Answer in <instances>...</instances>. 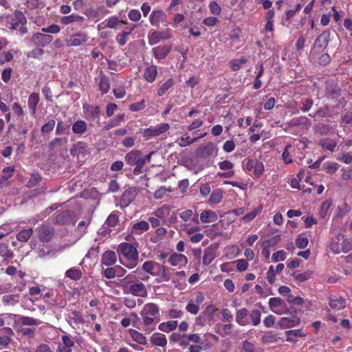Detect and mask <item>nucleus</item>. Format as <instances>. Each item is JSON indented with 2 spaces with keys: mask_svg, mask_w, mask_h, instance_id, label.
Masks as SVG:
<instances>
[{
  "mask_svg": "<svg viewBox=\"0 0 352 352\" xmlns=\"http://www.w3.org/2000/svg\"><path fill=\"white\" fill-rule=\"evenodd\" d=\"M248 315V309L245 308H242L236 311V322L241 326H245L248 324V322L246 319Z\"/></svg>",
  "mask_w": 352,
  "mask_h": 352,
  "instance_id": "nucleus-31",
  "label": "nucleus"
},
{
  "mask_svg": "<svg viewBox=\"0 0 352 352\" xmlns=\"http://www.w3.org/2000/svg\"><path fill=\"white\" fill-rule=\"evenodd\" d=\"M99 88L102 94H106L108 92L110 88V85L108 78L104 76H101L99 79Z\"/></svg>",
  "mask_w": 352,
  "mask_h": 352,
  "instance_id": "nucleus-48",
  "label": "nucleus"
},
{
  "mask_svg": "<svg viewBox=\"0 0 352 352\" xmlns=\"http://www.w3.org/2000/svg\"><path fill=\"white\" fill-rule=\"evenodd\" d=\"M125 161L131 166L146 163V159L144 158L142 153L138 150H133L128 153L125 156Z\"/></svg>",
  "mask_w": 352,
  "mask_h": 352,
  "instance_id": "nucleus-7",
  "label": "nucleus"
},
{
  "mask_svg": "<svg viewBox=\"0 0 352 352\" xmlns=\"http://www.w3.org/2000/svg\"><path fill=\"white\" fill-rule=\"evenodd\" d=\"M62 342L57 347L56 352H72V347L74 346V342L68 336H63Z\"/></svg>",
  "mask_w": 352,
  "mask_h": 352,
  "instance_id": "nucleus-14",
  "label": "nucleus"
},
{
  "mask_svg": "<svg viewBox=\"0 0 352 352\" xmlns=\"http://www.w3.org/2000/svg\"><path fill=\"white\" fill-rule=\"evenodd\" d=\"M287 257V254L283 250H279L276 252H274L272 254V260L273 262L276 263L278 261H283L285 260Z\"/></svg>",
  "mask_w": 352,
  "mask_h": 352,
  "instance_id": "nucleus-55",
  "label": "nucleus"
},
{
  "mask_svg": "<svg viewBox=\"0 0 352 352\" xmlns=\"http://www.w3.org/2000/svg\"><path fill=\"white\" fill-rule=\"evenodd\" d=\"M188 261V260L185 255L177 252L171 253L167 260L170 265L177 267L179 269L186 266Z\"/></svg>",
  "mask_w": 352,
  "mask_h": 352,
  "instance_id": "nucleus-6",
  "label": "nucleus"
},
{
  "mask_svg": "<svg viewBox=\"0 0 352 352\" xmlns=\"http://www.w3.org/2000/svg\"><path fill=\"white\" fill-rule=\"evenodd\" d=\"M262 210L263 206L261 205L258 206L256 208H254L253 210L244 215L242 217V220L245 223H248L252 221L258 214L261 212Z\"/></svg>",
  "mask_w": 352,
  "mask_h": 352,
  "instance_id": "nucleus-36",
  "label": "nucleus"
},
{
  "mask_svg": "<svg viewBox=\"0 0 352 352\" xmlns=\"http://www.w3.org/2000/svg\"><path fill=\"white\" fill-rule=\"evenodd\" d=\"M328 36L329 33H327V32H322L316 39L315 44L318 45L319 47H325L328 44Z\"/></svg>",
  "mask_w": 352,
  "mask_h": 352,
  "instance_id": "nucleus-46",
  "label": "nucleus"
},
{
  "mask_svg": "<svg viewBox=\"0 0 352 352\" xmlns=\"http://www.w3.org/2000/svg\"><path fill=\"white\" fill-rule=\"evenodd\" d=\"M204 299L205 297L203 293L197 292L190 299V300L199 306L204 301Z\"/></svg>",
  "mask_w": 352,
  "mask_h": 352,
  "instance_id": "nucleus-62",
  "label": "nucleus"
},
{
  "mask_svg": "<svg viewBox=\"0 0 352 352\" xmlns=\"http://www.w3.org/2000/svg\"><path fill=\"white\" fill-rule=\"evenodd\" d=\"M130 335L131 338L138 343L140 344H146V338L144 337L141 333L139 331L131 329Z\"/></svg>",
  "mask_w": 352,
  "mask_h": 352,
  "instance_id": "nucleus-47",
  "label": "nucleus"
},
{
  "mask_svg": "<svg viewBox=\"0 0 352 352\" xmlns=\"http://www.w3.org/2000/svg\"><path fill=\"white\" fill-rule=\"evenodd\" d=\"M197 141V138H190L188 135H185L179 140V146L184 147Z\"/></svg>",
  "mask_w": 352,
  "mask_h": 352,
  "instance_id": "nucleus-56",
  "label": "nucleus"
},
{
  "mask_svg": "<svg viewBox=\"0 0 352 352\" xmlns=\"http://www.w3.org/2000/svg\"><path fill=\"white\" fill-rule=\"evenodd\" d=\"M330 249L336 254L348 252L352 249V241L342 234H338L332 239Z\"/></svg>",
  "mask_w": 352,
  "mask_h": 352,
  "instance_id": "nucleus-3",
  "label": "nucleus"
},
{
  "mask_svg": "<svg viewBox=\"0 0 352 352\" xmlns=\"http://www.w3.org/2000/svg\"><path fill=\"white\" fill-rule=\"evenodd\" d=\"M171 50V45L158 46L153 49L155 58L157 60L164 59Z\"/></svg>",
  "mask_w": 352,
  "mask_h": 352,
  "instance_id": "nucleus-21",
  "label": "nucleus"
},
{
  "mask_svg": "<svg viewBox=\"0 0 352 352\" xmlns=\"http://www.w3.org/2000/svg\"><path fill=\"white\" fill-rule=\"evenodd\" d=\"M118 251L127 259V263H121L129 269L134 268L138 265V252L135 246L127 243H122L118 246Z\"/></svg>",
  "mask_w": 352,
  "mask_h": 352,
  "instance_id": "nucleus-2",
  "label": "nucleus"
},
{
  "mask_svg": "<svg viewBox=\"0 0 352 352\" xmlns=\"http://www.w3.org/2000/svg\"><path fill=\"white\" fill-rule=\"evenodd\" d=\"M152 344L159 346H165L167 344V339L165 335L162 333H155L151 337Z\"/></svg>",
  "mask_w": 352,
  "mask_h": 352,
  "instance_id": "nucleus-32",
  "label": "nucleus"
},
{
  "mask_svg": "<svg viewBox=\"0 0 352 352\" xmlns=\"http://www.w3.org/2000/svg\"><path fill=\"white\" fill-rule=\"evenodd\" d=\"M300 320L298 317H283L280 318L278 325L281 329H289L298 326Z\"/></svg>",
  "mask_w": 352,
  "mask_h": 352,
  "instance_id": "nucleus-15",
  "label": "nucleus"
},
{
  "mask_svg": "<svg viewBox=\"0 0 352 352\" xmlns=\"http://www.w3.org/2000/svg\"><path fill=\"white\" fill-rule=\"evenodd\" d=\"M286 340L290 342L296 343L298 339L306 336V333L302 329L288 330L285 331Z\"/></svg>",
  "mask_w": 352,
  "mask_h": 352,
  "instance_id": "nucleus-17",
  "label": "nucleus"
},
{
  "mask_svg": "<svg viewBox=\"0 0 352 352\" xmlns=\"http://www.w3.org/2000/svg\"><path fill=\"white\" fill-rule=\"evenodd\" d=\"M0 255L5 258V261L7 258H12L14 256L12 252L9 250L8 245L7 244L0 245Z\"/></svg>",
  "mask_w": 352,
  "mask_h": 352,
  "instance_id": "nucleus-53",
  "label": "nucleus"
},
{
  "mask_svg": "<svg viewBox=\"0 0 352 352\" xmlns=\"http://www.w3.org/2000/svg\"><path fill=\"white\" fill-rule=\"evenodd\" d=\"M173 80L172 78H169L164 83H163L159 90H158V95L162 96L166 94V92L173 87Z\"/></svg>",
  "mask_w": 352,
  "mask_h": 352,
  "instance_id": "nucleus-52",
  "label": "nucleus"
},
{
  "mask_svg": "<svg viewBox=\"0 0 352 352\" xmlns=\"http://www.w3.org/2000/svg\"><path fill=\"white\" fill-rule=\"evenodd\" d=\"M20 322L23 325H38L41 324V321L38 320L28 316H22Z\"/></svg>",
  "mask_w": 352,
  "mask_h": 352,
  "instance_id": "nucleus-54",
  "label": "nucleus"
},
{
  "mask_svg": "<svg viewBox=\"0 0 352 352\" xmlns=\"http://www.w3.org/2000/svg\"><path fill=\"white\" fill-rule=\"evenodd\" d=\"M217 213L212 210H205L200 214V220L204 223H213L217 221Z\"/></svg>",
  "mask_w": 352,
  "mask_h": 352,
  "instance_id": "nucleus-20",
  "label": "nucleus"
},
{
  "mask_svg": "<svg viewBox=\"0 0 352 352\" xmlns=\"http://www.w3.org/2000/svg\"><path fill=\"white\" fill-rule=\"evenodd\" d=\"M170 128L168 123L161 124L154 127H150L144 130V136L149 138L153 136H158L166 132Z\"/></svg>",
  "mask_w": 352,
  "mask_h": 352,
  "instance_id": "nucleus-8",
  "label": "nucleus"
},
{
  "mask_svg": "<svg viewBox=\"0 0 352 352\" xmlns=\"http://www.w3.org/2000/svg\"><path fill=\"white\" fill-rule=\"evenodd\" d=\"M124 113L118 115L113 120L109 121L107 124L104 126V130L108 131L110 129L119 125V124L124 120Z\"/></svg>",
  "mask_w": 352,
  "mask_h": 352,
  "instance_id": "nucleus-43",
  "label": "nucleus"
},
{
  "mask_svg": "<svg viewBox=\"0 0 352 352\" xmlns=\"http://www.w3.org/2000/svg\"><path fill=\"white\" fill-rule=\"evenodd\" d=\"M149 223L145 221L135 223L131 227V232L133 234H142L149 229Z\"/></svg>",
  "mask_w": 352,
  "mask_h": 352,
  "instance_id": "nucleus-26",
  "label": "nucleus"
},
{
  "mask_svg": "<svg viewBox=\"0 0 352 352\" xmlns=\"http://www.w3.org/2000/svg\"><path fill=\"white\" fill-rule=\"evenodd\" d=\"M170 207L164 205L162 207L158 208L151 213V215H154L157 218L164 219L166 213H169Z\"/></svg>",
  "mask_w": 352,
  "mask_h": 352,
  "instance_id": "nucleus-49",
  "label": "nucleus"
},
{
  "mask_svg": "<svg viewBox=\"0 0 352 352\" xmlns=\"http://www.w3.org/2000/svg\"><path fill=\"white\" fill-rule=\"evenodd\" d=\"M279 338L277 333L270 331L263 336L262 340L265 343H272L276 342Z\"/></svg>",
  "mask_w": 352,
  "mask_h": 352,
  "instance_id": "nucleus-42",
  "label": "nucleus"
},
{
  "mask_svg": "<svg viewBox=\"0 0 352 352\" xmlns=\"http://www.w3.org/2000/svg\"><path fill=\"white\" fill-rule=\"evenodd\" d=\"M173 192L170 187L166 188L162 186L154 192V197L156 199H167L170 197V193Z\"/></svg>",
  "mask_w": 352,
  "mask_h": 352,
  "instance_id": "nucleus-34",
  "label": "nucleus"
},
{
  "mask_svg": "<svg viewBox=\"0 0 352 352\" xmlns=\"http://www.w3.org/2000/svg\"><path fill=\"white\" fill-rule=\"evenodd\" d=\"M126 272V270L120 266H115L113 267H108L104 271V275L107 278H113L116 276H120V272Z\"/></svg>",
  "mask_w": 352,
  "mask_h": 352,
  "instance_id": "nucleus-29",
  "label": "nucleus"
},
{
  "mask_svg": "<svg viewBox=\"0 0 352 352\" xmlns=\"http://www.w3.org/2000/svg\"><path fill=\"white\" fill-rule=\"evenodd\" d=\"M88 41V36L85 32H80L69 36L67 40L68 46L77 47Z\"/></svg>",
  "mask_w": 352,
  "mask_h": 352,
  "instance_id": "nucleus-10",
  "label": "nucleus"
},
{
  "mask_svg": "<svg viewBox=\"0 0 352 352\" xmlns=\"http://www.w3.org/2000/svg\"><path fill=\"white\" fill-rule=\"evenodd\" d=\"M163 38V33L161 32L153 31L148 34V43L151 45L158 43Z\"/></svg>",
  "mask_w": 352,
  "mask_h": 352,
  "instance_id": "nucleus-40",
  "label": "nucleus"
},
{
  "mask_svg": "<svg viewBox=\"0 0 352 352\" xmlns=\"http://www.w3.org/2000/svg\"><path fill=\"white\" fill-rule=\"evenodd\" d=\"M244 170L254 175L256 177H261L264 172V165L262 162L257 160L248 159L245 164Z\"/></svg>",
  "mask_w": 352,
  "mask_h": 352,
  "instance_id": "nucleus-4",
  "label": "nucleus"
},
{
  "mask_svg": "<svg viewBox=\"0 0 352 352\" xmlns=\"http://www.w3.org/2000/svg\"><path fill=\"white\" fill-rule=\"evenodd\" d=\"M329 306L331 309L336 310H340L345 307L346 306V300L343 298H338L336 299H331L329 302Z\"/></svg>",
  "mask_w": 352,
  "mask_h": 352,
  "instance_id": "nucleus-38",
  "label": "nucleus"
},
{
  "mask_svg": "<svg viewBox=\"0 0 352 352\" xmlns=\"http://www.w3.org/2000/svg\"><path fill=\"white\" fill-rule=\"evenodd\" d=\"M136 28L137 25L131 24L126 27L120 34L118 35L117 41L120 45L123 46L126 44V38L130 35Z\"/></svg>",
  "mask_w": 352,
  "mask_h": 352,
  "instance_id": "nucleus-23",
  "label": "nucleus"
},
{
  "mask_svg": "<svg viewBox=\"0 0 352 352\" xmlns=\"http://www.w3.org/2000/svg\"><path fill=\"white\" fill-rule=\"evenodd\" d=\"M145 107V101L142 100L140 102L132 103L129 105V109L131 111H139L142 110Z\"/></svg>",
  "mask_w": 352,
  "mask_h": 352,
  "instance_id": "nucleus-60",
  "label": "nucleus"
},
{
  "mask_svg": "<svg viewBox=\"0 0 352 352\" xmlns=\"http://www.w3.org/2000/svg\"><path fill=\"white\" fill-rule=\"evenodd\" d=\"M210 11L214 15H219L221 12V8L215 1H211L209 4Z\"/></svg>",
  "mask_w": 352,
  "mask_h": 352,
  "instance_id": "nucleus-64",
  "label": "nucleus"
},
{
  "mask_svg": "<svg viewBox=\"0 0 352 352\" xmlns=\"http://www.w3.org/2000/svg\"><path fill=\"white\" fill-rule=\"evenodd\" d=\"M186 309L191 314L196 315L199 311V306L189 300L186 307Z\"/></svg>",
  "mask_w": 352,
  "mask_h": 352,
  "instance_id": "nucleus-57",
  "label": "nucleus"
},
{
  "mask_svg": "<svg viewBox=\"0 0 352 352\" xmlns=\"http://www.w3.org/2000/svg\"><path fill=\"white\" fill-rule=\"evenodd\" d=\"M69 321L70 324H78L84 322L82 314L78 311H73L69 316Z\"/></svg>",
  "mask_w": 352,
  "mask_h": 352,
  "instance_id": "nucleus-50",
  "label": "nucleus"
},
{
  "mask_svg": "<svg viewBox=\"0 0 352 352\" xmlns=\"http://www.w3.org/2000/svg\"><path fill=\"white\" fill-rule=\"evenodd\" d=\"M65 276L72 280H77L81 278L82 272L79 269L72 267L66 271Z\"/></svg>",
  "mask_w": 352,
  "mask_h": 352,
  "instance_id": "nucleus-41",
  "label": "nucleus"
},
{
  "mask_svg": "<svg viewBox=\"0 0 352 352\" xmlns=\"http://www.w3.org/2000/svg\"><path fill=\"white\" fill-rule=\"evenodd\" d=\"M128 17L131 21L137 22L141 19V13L138 10L133 9L128 13Z\"/></svg>",
  "mask_w": 352,
  "mask_h": 352,
  "instance_id": "nucleus-58",
  "label": "nucleus"
},
{
  "mask_svg": "<svg viewBox=\"0 0 352 352\" xmlns=\"http://www.w3.org/2000/svg\"><path fill=\"white\" fill-rule=\"evenodd\" d=\"M250 318L251 319L252 323L254 326H257L261 322V313L258 309H254L250 314Z\"/></svg>",
  "mask_w": 352,
  "mask_h": 352,
  "instance_id": "nucleus-51",
  "label": "nucleus"
},
{
  "mask_svg": "<svg viewBox=\"0 0 352 352\" xmlns=\"http://www.w3.org/2000/svg\"><path fill=\"white\" fill-rule=\"evenodd\" d=\"M214 151V144L212 142H209L200 144L196 149V155L199 157L206 158L211 155Z\"/></svg>",
  "mask_w": 352,
  "mask_h": 352,
  "instance_id": "nucleus-9",
  "label": "nucleus"
},
{
  "mask_svg": "<svg viewBox=\"0 0 352 352\" xmlns=\"http://www.w3.org/2000/svg\"><path fill=\"white\" fill-rule=\"evenodd\" d=\"M87 124L85 121L78 120L74 122L72 125V132L78 135H81L87 131Z\"/></svg>",
  "mask_w": 352,
  "mask_h": 352,
  "instance_id": "nucleus-25",
  "label": "nucleus"
},
{
  "mask_svg": "<svg viewBox=\"0 0 352 352\" xmlns=\"http://www.w3.org/2000/svg\"><path fill=\"white\" fill-rule=\"evenodd\" d=\"M33 234L32 228L23 230L16 234V239L21 242H27Z\"/></svg>",
  "mask_w": 352,
  "mask_h": 352,
  "instance_id": "nucleus-45",
  "label": "nucleus"
},
{
  "mask_svg": "<svg viewBox=\"0 0 352 352\" xmlns=\"http://www.w3.org/2000/svg\"><path fill=\"white\" fill-rule=\"evenodd\" d=\"M309 240L307 237L303 236H299L296 239V245L298 248H305L307 246Z\"/></svg>",
  "mask_w": 352,
  "mask_h": 352,
  "instance_id": "nucleus-63",
  "label": "nucleus"
},
{
  "mask_svg": "<svg viewBox=\"0 0 352 352\" xmlns=\"http://www.w3.org/2000/svg\"><path fill=\"white\" fill-rule=\"evenodd\" d=\"M117 261L116 253L113 251H106L102 256V263L106 266L114 265Z\"/></svg>",
  "mask_w": 352,
  "mask_h": 352,
  "instance_id": "nucleus-24",
  "label": "nucleus"
},
{
  "mask_svg": "<svg viewBox=\"0 0 352 352\" xmlns=\"http://www.w3.org/2000/svg\"><path fill=\"white\" fill-rule=\"evenodd\" d=\"M83 19H84L83 17L81 16L76 15V14H71L69 16H65L62 17V19H60V21L63 24L67 25L71 24L74 22H76V23L82 22L83 21Z\"/></svg>",
  "mask_w": 352,
  "mask_h": 352,
  "instance_id": "nucleus-35",
  "label": "nucleus"
},
{
  "mask_svg": "<svg viewBox=\"0 0 352 352\" xmlns=\"http://www.w3.org/2000/svg\"><path fill=\"white\" fill-rule=\"evenodd\" d=\"M216 257V252L214 248L208 247L204 250L203 256V263L205 265H208Z\"/></svg>",
  "mask_w": 352,
  "mask_h": 352,
  "instance_id": "nucleus-30",
  "label": "nucleus"
},
{
  "mask_svg": "<svg viewBox=\"0 0 352 352\" xmlns=\"http://www.w3.org/2000/svg\"><path fill=\"white\" fill-rule=\"evenodd\" d=\"M320 145L323 148L333 151L337 146V142L330 138H323L320 141Z\"/></svg>",
  "mask_w": 352,
  "mask_h": 352,
  "instance_id": "nucleus-37",
  "label": "nucleus"
},
{
  "mask_svg": "<svg viewBox=\"0 0 352 352\" xmlns=\"http://www.w3.org/2000/svg\"><path fill=\"white\" fill-rule=\"evenodd\" d=\"M39 239L43 242L49 241L54 235V229L52 226L43 225L39 229Z\"/></svg>",
  "mask_w": 352,
  "mask_h": 352,
  "instance_id": "nucleus-19",
  "label": "nucleus"
},
{
  "mask_svg": "<svg viewBox=\"0 0 352 352\" xmlns=\"http://www.w3.org/2000/svg\"><path fill=\"white\" fill-rule=\"evenodd\" d=\"M166 16L162 10H154L149 17V21L153 26L158 27L160 23L166 20Z\"/></svg>",
  "mask_w": 352,
  "mask_h": 352,
  "instance_id": "nucleus-13",
  "label": "nucleus"
},
{
  "mask_svg": "<svg viewBox=\"0 0 352 352\" xmlns=\"http://www.w3.org/2000/svg\"><path fill=\"white\" fill-rule=\"evenodd\" d=\"M53 40V37L49 34L43 33H35L32 36V41L38 46H45L50 43Z\"/></svg>",
  "mask_w": 352,
  "mask_h": 352,
  "instance_id": "nucleus-12",
  "label": "nucleus"
},
{
  "mask_svg": "<svg viewBox=\"0 0 352 352\" xmlns=\"http://www.w3.org/2000/svg\"><path fill=\"white\" fill-rule=\"evenodd\" d=\"M83 110L87 118H94L98 117L100 113V109L98 107H93L87 104H83Z\"/></svg>",
  "mask_w": 352,
  "mask_h": 352,
  "instance_id": "nucleus-33",
  "label": "nucleus"
},
{
  "mask_svg": "<svg viewBox=\"0 0 352 352\" xmlns=\"http://www.w3.org/2000/svg\"><path fill=\"white\" fill-rule=\"evenodd\" d=\"M126 293L131 294L135 296L146 297L147 296V290L144 283L142 282H137L131 284Z\"/></svg>",
  "mask_w": 352,
  "mask_h": 352,
  "instance_id": "nucleus-11",
  "label": "nucleus"
},
{
  "mask_svg": "<svg viewBox=\"0 0 352 352\" xmlns=\"http://www.w3.org/2000/svg\"><path fill=\"white\" fill-rule=\"evenodd\" d=\"M0 349L7 348L11 342L10 336L13 331L10 328H4L0 330Z\"/></svg>",
  "mask_w": 352,
  "mask_h": 352,
  "instance_id": "nucleus-18",
  "label": "nucleus"
},
{
  "mask_svg": "<svg viewBox=\"0 0 352 352\" xmlns=\"http://www.w3.org/2000/svg\"><path fill=\"white\" fill-rule=\"evenodd\" d=\"M39 102V96L36 93H32L30 95L28 100V105L30 109V113L34 116L36 111V106Z\"/></svg>",
  "mask_w": 352,
  "mask_h": 352,
  "instance_id": "nucleus-28",
  "label": "nucleus"
},
{
  "mask_svg": "<svg viewBox=\"0 0 352 352\" xmlns=\"http://www.w3.org/2000/svg\"><path fill=\"white\" fill-rule=\"evenodd\" d=\"M138 193V189L135 187H130L126 189L122 196V200L126 204L131 203Z\"/></svg>",
  "mask_w": 352,
  "mask_h": 352,
  "instance_id": "nucleus-22",
  "label": "nucleus"
},
{
  "mask_svg": "<svg viewBox=\"0 0 352 352\" xmlns=\"http://www.w3.org/2000/svg\"><path fill=\"white\" fill-rule=\"evenodd\" d=\"M140 316L144 325V330L151 333L160 321V307L155 303H147L144 305Z\"/></svg>",
  "mask_w": 352,
  "mask_h": 352,
  "instance_id": "nucleus-1",
  "label": "nucleus"
},
{
  "mask_svg": "<svg viewBox=\"0 0 352 352\" xmlns=\"http://www.w3.org/2000/svg\"><path fill=\"white\" fill-rule=\"evenodd\" d=\"M269 307L272 311L278 315L285 314L289 310L285 302L277 297L270 298Z\"/></svg>",
  "mask_w": 352,
  "mask_h": 352,
  "instance_id": "nucleus-5",
  "label": "nucleus"
},
{
  "mask_svg": "<svg viewBox=\"0 0 352 352\" xmlns=\"http://www.w3.org/2000/svg\"><path fill=\"white\" fill-rule=\"evenodd\" d=\"M193 215V211L192 210L188 209L179 214V217L184 221V223H187V222L192 218Z\"/></svg>",
  "mask_w": 352,
  "mask_h": 352,
  "instance_id": "nucleus-59",
  "label": "nucleus"
},
{
  "mask_svg": "<svg viewBox=\"0 0 352 352\" xmlns=\"http://www.w3.org/2000/svg\"><path fill=\"white\" fill-rule=\"evenodd\" d=\"M276 272L273 266H270L267 272V280L269 283L274 284L276 280Z\"/></svg>",
  "mask_w": 352,
  "mask_h": 352,
  "instance_id": "nucleus-61",
  "label": "nucleus"
},
{
  "mask_svg": "<svg viewBox=\"0 0 352 352\" xmlns=\"http://www.w3.org/2000/svg\"><path fill=\"white\" fill-rule=\"evenodd\" d=\"M161 265L153 261H147L142 265V270L152 276H160L158 272Z\"/></svg>",
  "mask_w": 352,
  "mask_h": 352,
  "instance_id": "nucleus-16",
  "label": "nucleus"
},
{
  "mask_svg": "<svg viewBox=\"0 0 352 352\" xmlns=\"http://www.w3.org/2000/svg\"><path fill=\"white\" fill-rule=\"evenodd\" d=\"M177 326V322L175 320H170L166 322L161 323L158 328L160 331L164 332H168L176 329Z\"/></svg>",
  "mask_w": 352,
  "mask_h": 352,
  "instance_id": "nucleus-39",
  "label": "nucleus"
},
{
  "mask_svg": "<svg viewBox=\"0 0 352 352\" xmlns=\"http://www.w3.org/2000/svg\"><path fill=\"white\" fill-rule=\"evenodd\" d=\"M223 197V191L220 189L214 190L209 199L210 204H216L219 203Z\"/></svg>",
  "mask_w": 352,
  "mask_h": 352,
  "instance_id": "nucleus-44",
  "label": "nucleus"
},
{
  "mask_svg": "<svg viewBox=\"0 0 352 352\" xmlns=\"http://www.w3.org/2000/svg\"><path fill=\"white\" fill-rule=\"evenodd\" d=\"M157 75V69L155 65H150L147 67L144 73V79L148 82H153Z\"/></svg>",
  "mask_w": 352,
  "mask_h": 352,
  "instance_id": "nucleus-27",
  "label": "nucleus"
}]
</instances>
